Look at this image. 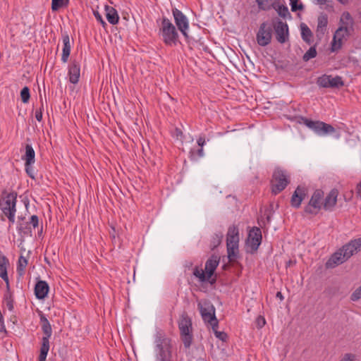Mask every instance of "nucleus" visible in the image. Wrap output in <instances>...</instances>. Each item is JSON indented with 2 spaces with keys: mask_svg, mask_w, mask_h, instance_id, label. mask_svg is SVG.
Returning <instances> with one entry per match:
<instances>
[{
  "mask_svg": "<svg viewBox=\"0 0 361 361\" xmlns=\"http://www.w3.org/2000/svg\"><path fill=\"white\" fill-rule=\"evenodd\" d=\"M173 341L162 329L154 334L155 361H172Z\"/></svg>",
  "mask_w": 361,
  "mask_h": 361,
  "instance_id": "obj_1",
  "label": "nucleus"
},
{
  "mask_svg": "<svg viewBox=\"0 0 361 361\" xmlns=\"http://www.w3.org/2000/svg\"><path fill=\"white\" fill-rule=\"evenodd\" d=\"M361 248V238L352 240L334 253L326 263L327 268H334L347 261Z\"/></svg>",
  "mask_w": 361,
  "mask_h": 361,
  "instance_id": "obj_2",
  "label": "nucleus"
},
{
  "mask_svg": "<svg viewBox=\"0 0 361 361\" xmlns=\"http://www.w3.org/2000/svg\"><path fill=\"white\" fill-rule=\"evenodd\" d=\"M180 337L185 348H190L193 341L192 319L188 313L184 312L178 322Z\"/></svg>",
  "mask_w": 361,
  "mask_h": 361,
  "instance_id": "obj_3",
  "label": "nucleus"
},
{
  "mask_svg": "<svg viewBox=\"0 0 361 361\" xmlns=\"http://www.w3.org/2000/svg\"><path fill=\"white\" fill-rule=\"evenodd\" d=\"M220 257L216 255H212L206 262L205 268L203 270L202 268L196 266L193 269L192 274L197 278L202 283L209 281L214 275L216 267L219 264Z\"/></svg>",
  "mask_w": 361,
  "mask_h": 361,
  "instance_id": "obj_4",
  "label": "nucleus"
},
{
  "mask_svg": "<svg viewBox=\"0 0 361 361\" xmlns=\"http://www.w3.org/2000/svg\"><path fill=\"white\" fill-rule=\"evenodd\" d=\"M159 34L167 46H176L179 42L178 33L175 25L166 17L162 18Z\"/></svg>",
  "mask_w": 361,
  "mask_h": 361,
  "instance_id": "obj_5",
  "label": "nucleus"
},
{
  "mask_svg": "<svg viewBox=\"0 0 361 361\" xmlns=\"http://www.w3.org/2000/svg\"><path fill=\"white\" fill-rule=\"evenodd\" d=\"M239 243V230L235 225L230 226L226 234V247L228 257L233 262L238 257Z\"/></svg>",
  "mask_w": 361,
  "mask_h": 361,
  "instance_id": "obj_6",
  "label": "nucleus"
},
{
  "mask_svg": "<svg viewBox=\"0 0 361 361\" xmlns=\"http://www.w3.org/2000/svg\"><path fill=\"white\" fill-rule=\"evenodd\" d=\"M198 310L205 323L211 325L213 330L219 326V322L215 315V307L208 300H204L197 303Z\"/></svg>",
  "mask_w": 361,
  "mask_h": 361,
  "instance_id": "obj_7",
  "label": "nucleus"
},
{
  "mask_svg": "<svg viewBox=\"0 0 361 361\" xmlns=\"http://www.w3.org/2000/svg\"><path fill=\"white\" fill-rule=\"evenodd\" d=\"M290 183V177L286 170L281 168H276L273 172L271 187V192L277 195L283 191Z\"/></svg>",
  "mask_w": 361,
  "mask_h": 361,
  "instance_id": "obj_8",
  "label": "nucleus"
},
{
  "mask_svg": "<svg viewBox=\"0 0 361 361\" xmlns=\"http://www.w3.org/2000/svg\"><path fill=\"white\" fill-rule=\"evenodd\" d=\"M324 191L317 189L314 191L308 204L304 208V212L311 215H317L323 208Z\"/></svg>",
  "mask_w": 361,
  "mask_h": 361,
  "instance_id": "obj_9",
  "label": "nucleus"
},
{
  "mask_svg": "<svg viewBox=\"0 0 361 361\" xmlns=\"http://www.w3.org/2000/svg\"><path fill=\"white\" fill-rule=\"evenodd\" d=\"M18 194L15 191L8 192L6 189L1 192L0 197V209L3 214L16 212Z\"/></svg>",
  "mask_w": 361,
  "mask_h": 361,
  "instance_id": "obj_10",
  "label": "nucleus"
},
{
  "mask_svg": "<svg viewBox=\"0 0 361 361\" xmlns=\"http://www.w3.org/2000/svg\"><path fill=\"white\" fill-rule=\"evenodd\" d=\"M302 123L319 135H325L336 133L335 128L331 124L320 121H312L309 118L301 117Z\"/></svg>",
  "mask_w": 361,
  "mask_h": 361,
  "instance_id": "obj_11",
  "label": "nucleus"
},
{
  "mask_svg": "<svg viewBox=\"0 0 361 361\" xmlns=\"http://www.w3.org/2000/svg\"><path fill=\"white\" fill-rule=\"evenodd\" d=\"M272 27L267 22L262 23L256 35L257 44L261 47L269 44L272 39Z\"/></svg>",
  "mask_w": 361,
  "mask_h": 361,
  "instance_id": "obj_12",
  "label": "nucleus"
},
{
  "mask_svg": "<svg viewBox=\"0 0 361 361\" xmlns=\"http://www.w3.org/2000/svg\"><path fill=\"white\" fill-rule=\"evenodd\" d=\"M175 23L180 32L185 37L186 41L189 42V36L187 30L189 28V22L183 13L176 8L172 9Z\"/></svg>",
  "mask_w": 361,
  "mask_h": 361,
  "instance_id": "obj_13",
  "label": "nucleus"
},
{
  "mask_svg": "<svg viewBox=\"0 0 361 361\" xmlns=\"http://www.w3.org/2000/svg\"><path fill=\"white\" fill-rule=\"evenodd\" d=\"M262 235L261 229L259 227L254 226L248 233L246 240L247 246L250 249V252L253 253L256 252L262 243Z\"/></svg>",
  "mask_w": 361,
  "mask_h": 361,
  "instance_id": "obj_14",
  "label": "nucleus"
},
{
  "mask_svg": "<svg viewBox=\"0 0 361 361\" xmlns=\"http://www.w3.org/2000/svg\"><path fill=\"white\" fill-rule=\"evenodd\" d=\"M39 226V218L37 215H32L30 221L25 223L18 222L17 230L19 234L31 235L32 227L33 228H37Z\"/></svg>",
  "mask_w": 361,
  "mask_h": 361,
  "instance_id": "obj_15",
  "label": "nucleus"
},
{
  "mask_svg": "<svg viewBox=\"0 0 361 361\" xmlns=\"http://www.w3.org/2000/svg\"><path fill=\"white\" fill-rule=\"evenodd\" d=\"M274 28L277 41L281 44L285 43L288 37V26L287 23H283L281 20H277L274 24Z\"/></svg>",
  "mask_w": 361,
  "mask_h": 361,
  "instance_id": "obj_16",
  "label": "nucleus"
},
{
  "mask_svg": "<svg viewBox=\"0 0 361 361\" xmlns=\"http://www.w3.org/2000/svg\"><path fill=\"white\" fill-rule=\"evenodd\" d=\"M350 35V32L347 31L345 27H338L334 35L331 51L334 52L340 49L342 47L343 39Z\"/></svg>",
  "mask_w": 361,
  "mask_h": 361,
  "instance_id": "obj_17",
  "label": "nucleus"
},
{
  "mask_svg": "<svg viewBox=\"0 0 361 361\" xmlns=\"http://www.w3.org/2000/svg\"><path fill=\"white\" fill-rule=\"evenodd\" d=\"M306 195L307 188L305 186L298 185L291 197V206L294 208H299Z\"/></svg>",
  "mask_w": 361,
  "mask_h": 361,
  "instance_id": "obj_18",
  "label": "nucleus"
},
{
  "mask_svg": "<svg viewBox=\"0 0 361 361\" xmlns=\"http://www.w3.org/2000/svg\"><path fill=\"white\" fill-rule=\"evenodd\" d=\"M338 191L337 189H332L328 195L324 198L323 209L325 211L332 212L336 205Z\"/></svg>",
  "mask_w": 361,
  "mask_h": 361,
  "instance_id": "obj_19",
  "label": "nucleus"
},
{
  "mask_svg": "<svg viewBox=\"0 0 361 361\" xmlns=\"http://www.w3.org/2000/svg\"><path fill=\"white\" fill-rule=\"evenodd\" d=\"M68 75L70 82L77 84L80 76V65L76 60L71 61L68 66Z\"/></svg>",
  "mask_w": 361,
  "mask_h": 361,
  "instance_id": "obj_20",
  "label": "nucleus"
},
{
  "mask_svg": "<svg viewBox=\"0 0 361 361\" xmlns=\"http://www.w3.org/2000/svg\"><path fill=\"white\" fill-rule=\"evenodd\" d=\"M49 286L45 281H38L35 286V295L37 299H44L49 293Z\"/></svg>",
  "mask_w": 361,
  "mask_h": 361,
  "instance_id": "obj_21",
  "label": "nucleus"
},
{
  "mask_svg": "<svg viewBox=\"0 0 361 361\" xmlns=\"http://www.w3.org/2000/svg\"><path fill=\"white\" fill-rule=\"evenodd\" d=\"M341 26L339 27H345L348 32L353 30L354 20L349 12L345 11L342 13L340 18Z\"/></svg>",
  "mask_w": 361,
  "mask_h": 361,
  "instance_id": "obj_22",
  "label": "nucleus"
},
{
  "mask_svg": "<svg viewBox=\"0 0 361 361\" xmlns=\"http://www.w3.org/2000/svg\"><path fill=\"white\" fill-rule=\"evenodd\" d=\"M63 39V53L61 56V61L63 63H66L68 60V57L71 54V45L70 42V37L67 33H64L62 35Z\"/></svg>",
  "mask_w": 361,
  "mask_h": 361,
  "instance_id": "obj_23",
  "label": "nucleus"
},
{
  "mask_svg": "<svg viewBox=\"0 0 361 361\" xmlns=\"http://www.w3.org/2000/svg\"><path fill=\"white\" fill-rule=\"evenodd\" d=\"M39 316L40 323L42 324V330L44 334L42 339L49 340L52 334L51 326L44 314H41Z\"/></svg>",
  "mask_w": 361,
  "mask_h": 361,
  "instance_id": "obj_24",
  "label": "nucleus"
},
{
  "mask_svg": "<svg viewBox=\"0 0 361 361\" xmlns=\"http://www.w3.org/2000/svg\"><path fill=\"white\" fill-rule=\"evenodd\" d=\"M272 8H274L279 16L283 18H291V15L286 6L281 4L280 0H274L272 2Z\"/></svg>",
  "mask_w": 361,
  "mask_h": 361,
  "instance_id": "obj_25",
  "label": "nucleus"
},
{
  "mask_svg": "<svg viewBox=\"0 0 361 361\" xmlns=\"http://www.w3.org/2000/svg\"><path fill=\"white\" fill-rule=\"evenodd\" d=\"M106 11V18L108 22L111 25H116L119 21V16L117 11L112 6L106 5L104 6Z\"/></svg>",
  "mask_w": 361,
  "mask_h": 361,
  "instance_id": "obj_26",
  "label": "nucleus"
},
{
  "mask_svg": "<svg viewBox=\"0 0 361 361\" xmlns=\"http://www.w3.org/2000/svg\"><path fill=\"white\" fill-rule=\"evenodd\" d=\"M8 259L4 255H0V277L6 282V285L9 284V280L7 273V265Z\"/></svg>",
  "mask_w": 361,
  "mask_h": 361,
  "instance_id": "obj_27",
  "label": "nucleus"
},
{
  "mask_svg": "<svg viewBox=\"0 0 361 361\" xmlns=\"http://www.w3.org/2000/svg\"><path fill=\"white\" fill-rule=\"evenodd\" d=\"M22 159L25 161V163H27V165H32L35 161V152L30 144H26L25 145V153L22 157Z\"/></svg>",
  "mask_w": 361,
  "mask_h": 361,
  "instance_id": "obj_28",
  "label": "nucleus"
},
{
  "mask_svg": "<svg viewBox=\"0 0 361 361\" xmlns=\"http://www.w3.org/2000/svg\"><path fill=\"white\" fill-rule=\"evenodd\" d=\"M3 302L6 303L8 310L10 312H13L14 310V300L13 293L10 290L9 284L6 285V290L4 293L3 297Z\"/></svg>",
  "mask_w": 361,
  "mask_h": 361,
  "instance_id": "obj_29",
  "label": "nucleus"
},
{
  "mask_svg": "<svg viewBox=\"0 0 361 361\" xmlns=\"http://www.w3.org/2000/svg\"><path fill=\"white\" fill-rule=\"evenodd\" d=\"M300 30L301 37L303 41L305 42L309 45L312 44L313 42V34L311 30L309 28V27L305 23H301Z\"/></svg>",
  "mask_w": 361,
  "mask_h": 361,
  "instance_id": "obj_30",
  "label": "nucleus"
},
{
  "mask_svg": "<svg viewBox=\"0 0 361 361\" xmlns=\"http://www.w3.org/2000/svg\"><path fill=\"white\" fill-rule=\"evenodd\" d=\"M328 25V16L325 13H322L317 19V35L320 33L321 35H324L326 31V28Z\"/></svg>",
  "mask_w": 361,
  "mask_h": 361,
  "instance_id": "obj_31",
  "label": "nucleus"
},
{
  "mask_svg": "<svg viewBox=\"0 0 361 361\" xmlns=\"http://www.w3.org/2000/svg\"><path fill=\"white\" fill-rule=\"evenodd\" d=\"M49 340L42 339L39 350V361H46L48 352L49 350Z\"/></svg>",
  "mask_w": 361,
  "mask_h": 361,
  "instance_id": "obj_32",
  "label": "nucleus"
},
{
  "mask_svg": "<svg viewBox=\"0 0 361 361\" xmlns=\"http://www.w3.org/2000/svg\"><path fill=\"white\" fill-rule=\"evenodd\" d=\"M27 265V259L25 257L20 255L18 258L16 268V271L19 276H23L25 274V269Z\"/></svg>",
  "mask_w": 361,
  "mask_h": 361,
  "instance_id": "obj_33",
  "label": "nucleus"
},
{
  "mask_svg": "<svg viewBox=\"0 0 361 361\" xmlns=\"http://www.w3.org/2000/svg\"><path fill=\"white\" fill-rule=\"evenodd\" d=\"M204 156L203 148H192L189 152V158L191 161H197Z\"/></svg>",
  "mask_w": 361,
  "mask_h": 361,
  "instance_id": "obj_34",
  "label": "nucleus"
},
{
  "mask_svg": "<svg viewBox=\"0 0 361 361\" xmlns=\"http://www.w3.org/2000/svg\"><path fill=\"white\" fill-rule=\"evenodd\" d=\"M274 0H256L257 6L260 10L262 11H269L272 9V2Z\"/></svg>",
  "mask_w": 361,
  "mask_h": 361,
  "instance_id": "obj_35",
  "label": "nucleus"
},
{
  "mask_svg": "<svg viewBox=\"0 0 361 361\" xmlns=\"http://www.w3.org/2000/svg\"><path fill=\"white\" fill-rule=\"evenodd\" d=\"M69 0H51V10L56 11L59 8L68 6Z\"/></svg>",
  "mask_w": 361,
  "mask_h": 361,
  "instance_id": "obj_36",
  "label": "nucleus"
},
{
  "mask_svg": "<svg viewBox=\"0 0 361 361\" xmlns=\"http://www.w3.org/2000/svg\"><path fill=\"white\" fill-rule=\"evenodd\" d=\"M330 75H323L319 77L317 81V85L319 87L328 88L330 87Z\"/></svg>",
  "mask_w": 361,
  "mask_h": 361,
  "instance_id": "obj_37",
  "label": "nucleus"
},
{
  "mask_svg": "<svg viewBox=\"0 0 361 361\" xmlns=\"http://www.w3.org/2000/svg\"><path fill=\"white\" fill-rule=\"evenodd\" d=\"M223 238V234L221 233H215L211 240L210 247L212 250L217 247L221 243Z\"/></svg>",
  "mask_w": 361,
  "mask_h": 361,
  "instance_id": "obj_38",
  "label": "nucleus"
},
{
  "mask_svg": "<svg viewBox=\"0 0 361 361\" xmlns=\"http://www.w3.org/2000/svg\"><path fill=\"white\" fill-rule=\"evenodd\" d=\"M330 87L331 88H338L343 85V81L342 80L341 77L336 76L333 78L330 75Z\"/></svg>",
  "mask_w": 361,
  "mask_h": 361,
  "instance_id": "obj_39",
  "label": "nucleus"
},
{
  "mask_svg": "<svg viewBox=\"0 0 361 361\" xmlns=\"http://www.w3.org/2000/svg\"><path fill=\"white\" fill-rule=\"evenodd\" d=\"M317 54V53L315 47H311L303 55L302 59L304 61H308L310 59L316 57Z\"/></svg>",
  "mask_w": 361,
  "mask_h": 361,
  "instance_id": "obj_40",
  "label": "nucleus"
},
{
  "mask_svg": "<svg viewBox=\"0 0 361 361\" xmlns=\"http://www.w3.org/2000/svg\"><path fill=\"white\" fill-rule=\"evenodd\" d=\"M299 1L300 0H290V5L293 12L303 10L304 6L302 3H299Z\"/></svg>",
  "mask_w": 361,
  "mask_h": 361,
  "instance_id": "obj_41",
  "label": "nucleus"
},
{
  "mask_svg": "<svg viewBox=\"0 0 361 361\" xmlns=\"http://www.w3.org/2000/svg\"><path fill=\"white\" fill-rule=\"evenodd\" d=\"M20 97H21V100L23 103L28 102L30 97V89L28 87L25 86L21 90Z\"/></svg>",
  "mask_w": 361,
  "mask_h": 361,
  "instance_id": "obj_42",
  "label": "nucleus"
},
{
  "mask_svg": "<svg viewBox=\"0 0 361 361\" xmlns=\"http://www.w3.org/2000/svg\"><path fill=\"white\" fill-rule=\"evenodd\" d=\"M217 328L216 327L215 330H213L216 337L222 341H225L228 338L227 334L224 331H217Z\"/></svg>",
  "mask_w": 361,
  "mask_h": 361,
  "instance_id": "obj_43",
  "label": "nucleus"
},
{
  "mask_svg": "<svg viewBox=\"0 0 361 361\" xmlns=\"http://www.w3.org/2000/svg\"><path fill=\"white\" fill-rule=\"evenodd\" d=\"M93 14L97 20L102 25L103 27L106 26V23L104 20L102 15L97 11H93Z\"/></svg>",
  "mask_w": 361,
  "mask_h": 361,
  "instance_id": "obj_44",
  "label": "nucleus"
},
{
  "mask_svg": "<svg viewBox=\"0 0 361 361\" xmlns=\"http://www.w3.org/2000/svg\"><path fill=\"white\" fill-rule=\"evenodd\" d=\"M361 298V286L357 288L351 295L350 299L353 301H357Z\"/></svg>",
  "mask_w": 361,
  "mask_h": 361,
  "instance_id": "obj_45",
  "label": "nucleus"
},
{
  "mask_svg": "<svg viewBox=\"0 0 361 361\" xmlns=\"http://www.w3.org/2000/svg\"><path fill=\"white\" fill-rule=\"evenodd\" d=\"M25 169L28 176L32 179H35V173L32 165H27V163H25Z\"/></svg>",
  "mask_w": 361,
  "mask_h": 361,
  "instance_id": "obj_46",
  "label": "nucleus"
},
{
  "mask_svg": "<svg viewBox=\"0 0 361 361\" xmlns=\"http://www.w3.org/2000/svg\"><path fill=\"white\" fill-rule=\"evenodd\" d=\"M256 325L258 329H262L266 324V320L264 317L259 315L256 319Z\"/></svg>",
  "mask_w": 361,
  "mask_h": 361,
  "instance_id": "obj_47",
  "label": "nucleus"
},
{
  "mask_svg": "<svg viewBox=\"0 0 361 361\" xmlns=\"http://www.w3.org/2000/svg\"><path fill=\"white\" fill-rule=\"evenodd\" d=\"M3 214L8 218L10 224H14L16 212H9ZM9 226H11V225H9Z\"/></svg>",
  "mask_w": 361,
  "mask_h": 361,
  "instance_id": "obj_48",
  "label": "nucleus"
},
{
  "mask_svg": "<svg viewBox=\"0 0 361 361\" xmlns=\"http://www.w3.org/2000/svg\"><path fill=\"white\" fill-rule=\"evenodd\" d=\"M355 355L352 353H346L344 355L341 361H355Z\"/></svg>",
  "mask_w": 361,
  "mask_h": 361,
  "instance_id": "obj_49",
  "label": "nucleus"
},
{
  "mask_svg": "<svg viewBox=\"0 0 361 361\" xmlns=\"http://www.w3.org/2000/svg\"><path fill=\"white\" fill-rule=\"evenodd\" d=\"M42 109L43 104H42L41 107L39 109L36 110L35 114V118L39 122L42 120Z\"/></svg>",
  "mask_w": 361,
  "mask_h": 361,
  "instance_id": "obj_50",
  "label": "nucleus"
},
{
  "mask_svg": "<svg viewBox=\"0 0 361 361\" xmlns=\"http://www.w3.org/2000/svg\"><path fill=\"white\" fill-rule=\"evenodd\" d=\"M197 142L200 148H203V146L206 143L205 138L202 136H200L197 140Z\"/></svg>",
  "mask_w": 361,
  "mask_h": 361,
  "instance_id": "obj_51",
  "label": "nucleus"
},
{
  "mask_svg": "<svg viewBox=\"0 0 361 361\" xmlns=\"http://www.w3.org/2000/svg\"><path fill=\"white\" fill-rule=\"evenodd\" d=\"M356 193L357 195L361 198V180L357 183L356 186Z\"/></svg>",
  "mask_w": 361,
  "mask_h": 361,
  "instance_id": "obj_52",
  "label": "nucleus"
},
{
  "mask_svg": "<svg viewBox=\"0 0 361 361\" xmlns=\"http://www.w3.org/2000/svg\"><path fill=\"white\" fill-rule=\"evenodd\" d=\"M276 297L277 298H279V299L280 300H281V301H282V300H283V298H283V295H282V293H281V292H280V291H279V292H277V293H276Z\"/></svg>",
  "mask_w": 361,
  "mask_h": 361,
  "instance_id": "obj_53",
  "label": "nucleus"
},
{
  "mask_svg": "<svg viewBox=\"0 0 361 361\" xmlns=\"http://www.w3.org/2000/svg\"><path fill=\"white\" fill-rule=\"evenodd\" d=\"M208 281V282H209V283H210L211 285H213V284H214V283H216V277H214V278H212V277H211V278L209 279V281Z\"/></svg>",
  "mask_w": 361,
  "mask_h": 361,
  "instance_id": "obj_54",
  "label": "nucleus"
},
{
  "mask_svg": "<svg viewBox=\"0 0 361 361\" xmlns=\"http://www.w3.org/2000/svg\"><path fill=\"white\" fill-rule=\"evenodd\" d=\"M317 2L319 5H324L327 2V0H317Z\"/></svg>",
  "mask_w": 361,
  "mask_h": 361,
  "instance_id": "obj_55",
  "label": "nucleus"
},
{
  "mask_svg": "<svg viewBox=\"0 0 361 361\" xmlns=\"http://www.w3.org/2000/svg\"><path fill=\"white\" fill-rule=\"evenodd\" d=\"M176 136L177 137H179V136L181 137L183 135V132L180 129L176 128Z\"/></svg>",
  "mask_w": 361,
  "mask_h": 361,
  "instance_id": "obj_56",
  "label": "nucleus"
},
{
  "mask_svg": "<svg viewBox=\"0 0 361 361\" xmlns=\"http://www.w3.org/2000/svg\"><path fill=\"white\" fill-rule=\"evenodd\" d=\"M337 1L343 5H345L348 3V0H337Z\"/></svg>",
  "mask_w": 361,
  "mask_h": 361,
  "instance_id": "obj_57",
  "label": "nucleus"
},
{
  "mask_svg": "<svg viewBox=\"0 0 361 361\" xmlns=\"http://www.w3.org/2000/svg\"><path fill=\"white\" fill-rule=\"evenodd\" d=\"M25 220V217L23 216H18V222H21V221H23Z\"/></svg>",
  "mask_w": 361,
  "mask_h": 361,
  "instance_id": "obj_58",
  "label": "nucleus"
},
{
  "mask_svg": "<svg viewBox=\"0 0 361 361\" xmlns=\"http://www.w3.org/2000/svg\"><path fill=\"white\" fill-rule=\"evenodd\" d=\"M28 204H29V202H26V203H25V207H26V209H27Z\"/></svg>",
  "mask_w": 361,
  "mask_h": 361,
  "instance_id": "obj_59",
  "label": "nucleus"
},
{
  "mask_svg": "<svg viewBox=\"0 0 361 361\" xmlns=\"http://www.w3.org/2000/svg\"><path fill=\"white\" fill-rule=\"evenodd\" d=\"M267 221H270V220H271V217H270L269 216H268L267 217Z\"/></svg>",
  "mask_w": 361,
  "mask_h": 361,
  "instance_id": "obj_60",
  "label": "nucleus"
}]
</instances>
